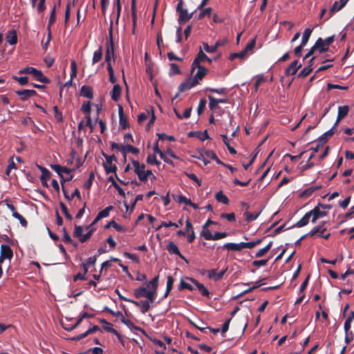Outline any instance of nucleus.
<instances>
[{
  "label": "nucleus",
  "mask_w": 354,
  "mask_h": 354,
  "mask_svg": "<svg viewBox=\"0 0 354 354\" xmlns=\"http://www.w3.org/2000/svg\"><path fill=\"white\" fill-rule=\"evenodd\" d=\"M19 74H30L32 75L33 78L44 84H49L50 82V79L46 77L41 71H39L32 66H27L26 68H21L18 72Z\"/></svg>",
  "instance_id": "1"
},
{
  "label": "nucleus",
  "mask_w": 354,
  "mask_h": 354,
  "mask_svg": "<svg viewBox=\"0 0 354 354\" xmlns=\"http://www.w3.org/2000/svg\"><path fill=\"white\" fill-rule=\"evenodd\" d=\"M158 279L159 276H156L151 281H149L147 283V288L149 290L145 294V297L149 301L151 302H153L156 296V290L158 286Z\"/></svg>",
  "instance_id": "2"
},
{
  "label": "nucleus",
  "mask_w": 354,
  "mask_h": 354,
  "mask_svg": "<svg viewBox=\"0 0 354 354\" xmlns=\"http://www.w3.org/2000/svg\"><path fill=\"white\" fill-rule=\"evenodd\" d=\"M183 1L179 0L176 6V12L179 14L178 22L180 24H184L189 21L192 19L194 14L193 12L188 13L187 10L183 8Z\"/></svg>",
  "instance_id": "3"
},
{
  "label": "nucleus",
  "mask_w": 354,
  "mask_h": 354,
  "mask_svg": "<svg viewBox=\"0 0 354 354\" xmlns=\"http://www.w3.org/2000/svg\"><path fill=\"white\" fill-rule=\"evenodd\" d=\"M102 156L106 159V162H103V167L105 170V172L108 174L110 173L116 174L117 166L115 164H113V161L116 162L117 158L115 155H107L106 153L102 152Z\"/></svg>",
  "instance_id": "4"
},
{
  "label": "nucleus",
  "mask_w": 354,
  "mask_h": 354,
  "mask_svg": "<svg viewBox=\"0 0 354 354\" xmlns=\"http://www.w3.org/2000/svg\"><path fill=\"white\" fill-rule=\"evenodd\" d=\"M204 61H207L209 64H211L213 61V59L208 57L204 53L201 47H200L199 51L192 64L191 72L193 73L194 71L196 68V66L201 65V62Z\"/></svg>",
  "instance_id": "5"
},
{
  "label": "nucleus",
  "mask_w": 354,
  "mask_h": 354,
  "mask_svg": "<svg viewBox=\"0 0 354 354\" xmlns=\"http://www.w3.org/2000/svg\"><path fill=\"white\" fill-rule=\"evenodd\" d=\"M105 55H112L114 57V43L113 39V21L110 23L109 28V39L106 43V52Z\"/></svg>",
  "instance_id": "6"
},
{
  "label": "nucleus",
  "mask_w": 354,
  "mask_h": 354,
  "mask_svg": "<svg viewBox=\"0 0 354 354\" xmlns=\"http://www.w3.org/2000/svg\"><path fill=\"white\" fill-rule=\"evenodd\" d=\"M15 93L19 96L20 100L22 102L26 101L29 98L37 95V93L33 89L19 90L17 91Z\"/></svg>",
  "instance_id": "7"
},
{
  "label": "nucleus",
  "mask_w": 354,
  "mask_h": 354,
  "mask_svg": "<svg viewBox=\"0 0 354 354\" xmlns=\"http://www.w3.org/2000/svg\"><path fill=\"white\" fill-rule=\"evenodd\" d=\"M226 43H227V40L224 39V40L216 41V43L214 44V45L212 46H209L207 43H205V42L203 43V45L204 50L207 53H213L217 50L218 48L225 46Z\"/></svg>",
  "instance_id": "8"
},
{
  "label": "nucleus",
  "mask_w": 354,
  "mask_h": 354,
  "mask_svg": "<svg viewBox=\"0 0 354 354\" xmlns=\"http://www.w3.org/2000/svg\"><path fill=\"white\" fill-rule=\"evenodd\" d=\"M198 84L196 80H194L192 78H187L185 82H182L178 86L179 92H184L190 89L192 87H194Z\"/></svg>",
  "instance_id": "9"
},
{
  "label": "nucleus",
  "mask_w": 354,
  "mask_h": 354,
  "mask_svg": "<svg viewBox=\"0 0 354 354\" xmlns=\"http://www.w3.org/2000/svg\"><path fill=\"white\" fill-rule=\"evenodd\" d=\"M50 167L59 175L60 178L62 179H63L62 173L70 174L71 172L75 171V169H68L66 167L61 166L59 165H51Z\"/></svg>",
  "instance_id": "10"
},
{
  "label": "nucleus",
  "mask_w": 354,
  "mask_h": 354,
  "mask_svg": "<svg viewBox=\"0 0 354 354\" xmlns=\"http://www.w3.org/2000/svg\"><path fill=\"white\" fill-rule=\"evenodd\" d=\"M302 66L301 64H298V60H294L285 71L286 76L294 75L298 70Z\"/></svg>",
  "instance_id": "11"
},
{
  "label": "nucleus",
  "mask_w": 354,
  "mask_h": 354,
  "mask_svg": "<svg viewBox=\"0 0 354 354\" xmlns=\"http://www.w3.org/2000/svg\"><path fill=\"white\" fill-rule=\"evenodd\" d=\"M311 213L312 223H315L316 221L322 217H324L327 215V212L326 211L320 210L319 206L315 207L312 210L310 211Z\"/></svg>",
  "instance_id": "12"
},
{
  "label": "nucleus",
  "mask_w": 354,
  "mask_h": 354,
  "mask_svg": "<svg viewBox=\"0 0 354 354\" xmlns=\"http://www.w3.org/2000/svg\"><path fill=\"white\" fill-rule=\"evenodd\" d=\"M187 279L196 286V288H198V290L200 291L203 296L207 297H209V292L203 284L199 283L196 279L194 278Z\"/></svg>",
  "instance_id": "13"
},
{
  "label": "nucleus",
  "mask_w": 354,
  "mask_h": 354,
  "mask_svg": "<svg viewBox=\"0 0 354 354\" xmlns=\"http://www.w3.org/2000/svg\"><path fill=\"white\" fill-rule=\"evenodd\" d=\"M0 255L3 258L11 259L13 257V252L8 245L2 244L0 248Z\"/></svg>",
  "instance_id": "14"
},
{
  "label": "nucleus",
  "mask_w": 354,
  "mask_h": 354,
  "mask_svg": "<svg viewBox=\"0 0 354 354\" xmlns=\"http://www.w3.org/2000/svg\"><path fill=\"white\" fill-rule=\"evenodd\" d=\"M118 113L120 127L122 129H126L129 127V123L127 117L124 114L123 108L122 106H119Z\"/></svg>",
  "instance_id": "15"
},
{
  "label": "nucleus",
  "mask_w": 354,
  "mask_h": 354,
  "mask_svg": "<svg viewBox=\"0 0 354 354\" xmlns=\"http://www.w3.org/2000/svg\"><path fill=\"white\" fill-rule=\"evenodd\" d=\"M196 68H198V71L192 79L196 80L198 84L199 81L202 80L203 77L207 75L208 70L201 65L197 66Z\"/></svg>",
  "instance_id": "16"
},
{
  "label": "nucleus",
  "mask_w": 354,
  "mask_h": 354,
  "mask_svg": "<svg viewBox=\"0 0 354 354\" xmlns=\"http://www.w3.org/2000/svg\"><path fill=\"white\" fill-rule=\"evenodd\" d=\"M222 248L223 249H226L227 250L231 251H241L244 249L243 242H241L239 243H227L224 244Z\"/></svg>",
  "instance_id": "17"
},
{
  "label": "nucleus",
  "mask_w": 354,
  "mask_h": 354,
  "mask_svg": "<svg viewBox=\"0 0 354 354\" xmlns=\"http://www.w3.org/2000/svg\"><path fill=\"white\" fill-rule=\"evenodd\" d=\"M80 95L88 99L93 98V91L91 86L84 85L80 88Z\"/></svg>",
  "instance_id": "18"
},
{
  "label": "nucleus",
  "mask_w": 354,
  "mask_h": 354,
  "mask_svg": "<svg viewBox=\"0 0 354 354\" xmlns=\"http://www.w3.org/2000/svg\"><path fill=\"white\" fill-rule=\"evenodd\" d=\"M189 137H196L201 141L209 139V136L207 133V130H205L203 132L201 131H190L188 133Z\"/></svg>",
  "instance_id": "19"
},
{
  "label": "nucleus",
  "mask_w": 354,
  "mask_h": 354,
  "mask_svg": "<svg viewBox=\"0 0 354 354\" xmlns=\"http://www.w3.org/2000/svg\"><path fill=\"white\" fill-rule=\"evenodd\" d=\"M122 88L119 84H115L111 91V99L114 102H118L121 95Z\"/></svg>",
  "instance_id": "20"
},
{
  "label": "nucleus",
  "mask_w": 354,
  "mask_h": 354,
  "mask_svg": "<svg viewBox=\"0 0 354 354\" xmlns=\"http://www.w3.org/2000/svg\"><path fill=\"white\" fill-rule=\"evenodd\" d=\"M348 1V0H340L339 6H338L337 8H336V6L338 5V1H335L332 7L330 8V15L328 18L330 17L335 12L342 10L346 6Z\"/></svg>",
  "instance_id": "21"
},
{
  "label": "nucleus",
  "mask_w": 354,
  "mask_h": 354,
  "mask_svg": "<svg viewBox=\"0 0 354 354\" xmlns=\"http://www.w3.org/2000/svg\"><path fill=\"white\" fill-rule=\"evenodd\" d=\"M6 41L10 45H15L17 43V35L15 30H10L6 37Z\"/></svg>",
  "instance_id": "22"
},
{
  "label": "nucleus",
  "mask_w": 354,
  "mask_h": 354,
  "mask_svg": "<svg viewBox=\"0 0 354 354\" xmlns=\"http://www.w3.org/2000/svg\"><path fill=\"white\" fill-rule=\"evenodd\" d=\"M313 46L316 50H319V53H324L328 50V48L326 46L324 40L321 37L317 39Z\"/></svg>",
  "instance_id": "23"
},
{
  "label": "nucleus",
  "mask_w": 354,
  "mask_h": 354,
  "mask_svg": "<svg viewBox=\"0 0 354 354\" xmlns=\"http://www.w3.org/2000/svg\"><path fill=\"white\" fill-rule=\"evenodd\" d=\"M311 216V213L309 211L306 213L305 215L293 225V227L299 228L306 226L308 223L309 219Z\"/></svg>",
  "instance_id": "24"
},
{
  "label": "nucleus",
  "mask_w": 354,
  "mask_h": 354,
  "mask_svg": "<svg viewBox=\"0 0 354 354\" xmlns=\"http://www.w3.org/2000/svg\"><path fill=\"white\" fill-rule=\"evenodd\" d=\"M111 227H113L114 229L116 230V231L120 232H125L126 228L119 224H118L115 221L112 220L109 221L105 226V229H108Z\"/></svg>",
  "instance_id": "25"
},
{
  "label": "nucleus",
  "mask_w": 354,
  "mask_h": 354,
  "mask_svg": "<svg viewBox=\"0 0 354 354\" xmlns=\"http://www.w3.org/2000/svg\"><path fill=\"white\" fill-rule=\"evenodd\" d=\"M166 249L168 252L171 254H176L180 255V252L178 248V246L172 241H170L167 245Z\"/></svg>",
  "instance_id": "26"
},
{
  "label": "nucleus",
  "mask_w": 354,
  "mask_h": 354,
  "mask_svg": "<svg viewBox=\"0 0 354 354\" xmlns=\"http://www.w3.org/2000/svg\"><path fill=\"white\" fill-rule=\"evenodd\" d=\"M349 108L348 106H339L338 114H337V122H339L342 119L348 115Z\"/></svg>",
  "instance_id": "27"
},
{
  "label": "nucleus",
  "mask_w": 354,
  "mask_h": 354,
  "mask_svg": "<svg viewBox=\"0 0 354 354\" xmlns=\"http://www.w3.org/2000/svg\"><path fill=\"white\" fill-rule=\"evenodd\" d=\"M261 211H259V212L256 213V214H253V213H250L248 211H245L243 214V216L245 217V221L248 222V223H250L254 220H256L259 216V215L261 214Z\"/></svg>",
  "instance_id": "28"
},
{
  "label": "nucleus",
  "mask_w": 354,
  "mask_h": 354,
  "mask_svg": "<svg viewBox=\"0 0 354 354\" xmlns=\"http://www.w3.org/2000/svg\"><path fill=\"white\" fill-rule=\"evenodd\" d=\"M313 32V29L308 28L305 29L303 32L302 39H301V46H306L309 40V38Z\"/></svg>",
  "instance_id": "29"
},
{
  "label": "nucleus",
  "mask_w": 354,
  "mask_h": 354,
  "mask_svg": "<svg viewBox=\"0 0 354 354\" xmlns=\"http://www.w3.org/2000/svg\"><path fill=\"white\" fill-rule=\"evenodd\" d=\"M51 176L50 172L48 170H44V173L40 176V180L42 185L45 187H48L47 180L50 179Z\"/></svg>",
  "instance_id": "30"
},
{
  "label": "nucleus",
  "mask_w": 354,
  "mask_h": 354,
  "mask_svg": "<svg viewBox=\"0 0 354 354\" xmlns=\"http://www.w3.org/2000/svg\"><path fill=\"white\" fill-rule=\"evenodd\" d=\"M102 57V47L100 46L99 48L93 53L92 64H95L99 62Z\"/></svg>",
  "instance_id": "31"
},
{
  "label": "nucleus",
  "mask_w": 354,
  "mask_h": 354,
  "mask_svg": "<svg viewBox=\"0 0 354 354\" xmlns=\"http://www.w3.org/2000/svg\"><path fill=\"white\" fill-rule=\"evenodd\" d=\"M322 188V186H312L308 187V189H305L301 194V197H309L312 195V194L315 192L316 190H318Z\"/></svg>",
  "instance_id": "32"
},
{
  "label": "nucleus",
  "mask_w": 354,
  "mask_h": 354,
  "mask_svg": "<svg viewBox=\"0 0 354 354\" xmlns=\"http://www.w3.org/2000/svg\"><path fill=\"white\" fill-rule=\"evenodd\" d=\"M174 282V279L171 276H168L167 278V287H166V291L164 295V297H167L168 295L169 294L170 291L173 288V283Z\"/></svg>",
  "instance_id": "33"
},
{
  "label": "nucleus",
  "mask_w": 354,
  "mask_h": 354,
  "mask_svg": "<svg viewBox=\"0 0 354 354\" xmlns=\"http://www.w3.org/2000/svg\"><path fill=\"white\" fill-rule=\"evenodd\" d=\"M335 134V131H333V129H329L326 132H325L324 134H322L321 136L319 137L318 140L319 142H322V143H325L328 141L329 138L333 136Z\"/></svg>",
  "instance_id": "34"
},
{
  "label": "nucleus",
  "mask_w": 354,
  "mask_h": 354,
  "mask_svg": "<svg viewBox=\"0 0 354 354\" xmlns=\"http://www.w3.org/2000/svg\"><path fill=\"white\" fill-rule=\"evenodd\" d=\"M272 245V241H270L267 245H266L264 248L259 250L256 252L255 257L259 258V257H263L266 252H268L270 250Z\"/></svg>",
  "instance_id": "35"
},
{
  "label": "nucleus",
  "mask_w": 354,
  "mask_h": 354,
  "mask_svg": "<svg viewBox=\"0 0 354 354\" xmlns=\"http://www.w3.org/2000/svg\"><path fill=\"white\" fill-rule=\"evenodd\" d=\"M216 199L223 204L227 205L229 203L228 198L223 193L222 191H219L215 195Z\"/></svg>",
  "instance_id": "36"
},
{
  "label": "nucleus",
  "mask_w": 354,
  "mask_h": 354,
  "mask_svg": "<svg viewBox=\"0 0 354 354\" xmlns=\"http://www.w3.org/2000/svg\"><path fill=\"white\" fill-rule=\"evenodd\" d=\"M147 292V288L142 286L134 290L133 295L137 299L140 297H145Z\"/></svg>",
  "instance_id": "37"
},
{
  "label": "nucleus",
  "mask_w": 354,
  "mask_h": 354,
  "mask_svg": "<svg viewBox=\"0 0 354 354\" xmlns=\"http://www.w3.org/2000/svg\"><path fill=\"white\" fill-rule=\"evenodd\" d=\"M174 111L176 115V117L179 119H183V118H189L191 115V112H192V108L189 107V108H187L186 109L185 111H184V113L182 115H180V113L177 111L176 109H174Z\"/></svg>",
  "instance_id": "38"
},
{
  "label": "nucleus",
  "mask_w": 354,
  "mask_h": 354,
  "mask_svg": "<svg viewBox=\"0 0 354 354\" xmlns=\"http://www.w3.org/2000/svg\"><path fill=\"white\" fill-rule=\"evenodd\" d=\"M55 8H56V6H54V7L51 11L50 17H49V20H48V26H47L48 31H50V27L55 23V21L56 20Z\"/></svg>",
  "instance_id": "39"
},
{
  "label": "nucleus",
  "mask_w": 354,
  "mask_h": 354,
  "mask_svg": "<svg viewBox=\"0 0 354 354\" xmlns=\"http://www.w3.org/2000/svg\"><path fill=\"white\" fill-rule=\"evenodd\" d=\"M113 209V207L112 205H109L104 208L103 210L98 212V219H102L103 218L107 217L109 215V212L111 210Z\"/></svg>",
  "instance_id": "40"
},
{
  "label": "nucleus",
  "mask_w": 354,
  "mask_h": 354,
  "mask_svg": "<svg viewBox=\"0 0 354 354\" xmlns=\"http://www.w3.org/2000/svg\"><path fill=\"white\" fill-rule=\"evenodd\" d=\"M207 97L209 99V108L210 110H215L219 108L217 102V98H215L212 95H208Z\"/></svg>",
  "instance_id": "41"
},
{
  "label": "nucleus",
  "mask_w": 354,
  "mask_h": 354,
  "mask_svg": "<svg viewBox=\"0 0 354 354\" xmlns=\"http://www.w3.org/2000/svg\"><path fill=\"white\" fill-rule=\"evenodd\" d=\"M84 227L81 225H75V229L73 232V236L78 238L80 241V238L83 236Z\"/></svg>",
  "instance_id": "42"
},
{
  "label": "nucleus",
  "mask_w": 354,
  "mask_h": 354,
  "mask_svg": "<svg viewBox=\"0 0 354 354\" xmlns=\"http://www.w3.org/2000/svg\"><path fill=\"white\" fill-rule=\"evenodd\" d=\"M129 152L132 153L133 154L137 155L139 153L140 150L138 148L133 147L131 145H124V149L123 151V153H127Z\"/></svg>",
  "instance_id": "43"
},
{
  "label": "nucleus",
  "mask_w": 354,
  "mask_h": 354,
  "mask_svg": "<svg viewBox=\"0 0 354 354\" xmlns=\"http://www.w3.org/2000/svg\"><path fill=\"white\" fill-rule=\"evenodd\" d=\"M59 206H60V208H61L63 214H64L65 217L68 220L71 221L73 219V216L69 213V212H68V210L67 209L66 205L63 202H59Z\"/></svg>",
  "instance_id": "44"
},
{
  "label": "nucleus",
  "mask_w": 354,
  "mask_h": 354,
  "mask_svg": "<svg viewBox=\"0 0 354 354\" xmlns=\"http://www.w3.org/2000/svg\"><path fill=\"white\" fill-rule=\"evenodd\" d=\"M140 303V308L142 313H146L150 309L149 301L147 300H142Z\"/></svg>",
  "instance_id": "45"
},
{
  "label": "nucleus",
  "mask_w": 354,
  "mask_h": 354,
  "mask_svg": "<svg viewBox=\"0 0 354 354\" xmlns=\"http://www.w3.org/2000/svg\"><path fill=\"white\" fill-rule=\"evenodd\" d=\"M115 292L118 295V296L121 300L132 303L136 306H140V303L138 301L124 297L123 295H121L120 292L118 289L115 290Z\"/></svg>",
  "instance_id": "46"
},
{
  "label": "nucleus",
  "mask_w": 354,
  "mask_h": 354,
  "mask_svg": "<svg viewBox=\"0 0 354 354\" xmlns=\"http://www.w3.org/2000/svg\"><path fill=\"white\" fill-rule=\"evenodd\" d=\"M313 71V68L310 66L304 67L301 71L298 74V77L305 78Z\"/></svg>",
  "instance_id": "47"
},
{
  "label": "nucleus",
  "mask_w": 354,
  "mask_h": 354,
  "mask_svg": "<svg viewBox=\"0 0 354 354\" xmlns=\"http://www.w3.org/2000/svg\"><path fill=\"white\" fill-rule=\"evenodd\" d=\"M81 111L87 115H90L91 111V102L88 101L84 102L81 107Z\"/></svg>",
  "instance_id": "48"
},
{
  "label": "nucleus",
  "mask_w": 354,
  "mask_h": 354,
  "mask_svg": "<svg viewBox=\"0 0 354 354\" xmlns=\"http://www.w3.org/2000/svg\"><path fill=\"white\" fill-rule=\"evenodd\" d=\"M169 75H178L181 73V71L178 66L175 63H171L170 64Z\"/></svg>",
  "instance_id": "49"
},
{
  "label": "nucleus",
  "mask_w": 354,
  "mask_h": 354,
  "mask_svg": "<svg viewBox=\"0 0 354 354\" xmlns=\"http://www.w3.org/2000/svg\"><path fill=\"white\" fill-rule=\"evenodd\" d=\"M205 90L209 91L210 92L218 93L220 95H226L227 93V90L225 88H206Z\"/></svg>",
  "instance_id": "50"
},
{
  "label": "nucleus",
  "mask_w": 354,
  "mask_h": 354,
  "mask_svg": "<svg viewBox=\"0 0 354 354\" xmlns=\"http://www.w3.org/2000/svg\"><path fill=\"white\" fill-rule=\"evenodd\" d=\"M54 111V117L57 122H61L63 121V116L61 111H59L58 107L57 106H53Z\"/></svg>",
  "instance_id": "51"
},
{
  "label": "nucleus",
  "mask_w": 354,
  "mask_h": 354,
  "mask_svg": "<svg viewBox=\"0 0 354 354\" xmlns=\"http://www.w3.org/2000/svg\"><path fill=\"white\" fill-rule=\"evenodd\" d=\"M12 216L15 217V218L18 219L21 225L23 227H27V225H28L27 221L19 213L15 212V214H12Z\"/></svg>",
  "instance_id": "52"
},
{
  "label": "nucleus",
  "mask_w": 354,
  "mask_h": 354,
  "mask_svg": "<svg viewBox=\"0 0 354 354\" xmlns=\"http://www.w3.org/2000/svg\"><path fill=\"white\" fill-rule=\"evenodd\" d=\"M131 163L134 167V169H137L140 171H145V165L144 163L140 164L139 161L132 159Z\"/></svg>",
  "instance_id": "53"
},
{
  "label": "nucleus",
  "mask_w": 354,
  "mask_h": 354,
  "mask_svg": "<svg viewBox=\"0 0 354 354\" xmlns=\"http://www.w3.org/2000/svg\"><path fill=\"white\" fill-rule=\"evenodd\" d=\"M147 162L150 165H156L159 166L161 162L158 161L155 155H149L147 158Z\"/></svg>",
  "instance_id": "54"
},
{
  "label": "nucleus",
  "mask_w": 354,
  "mask_h": 354,
  "mask_svg": "<svg viewBox=\"0 0 354 354\" xmlns=\"http://www.w3.org/2000/svg\"><path fill=\"white\" fill-rule=\"evenodd\" d=\"M131 10L132 21H137L136 0H131Z\"/></svg>",
  "instance_id": "55"
},
{
  "label": "nucleus",
  "mask_w": 354,
  "mask_h": 354,
  "mask_svg": "<svg viewBox=\"0 0 354 354\" xmlns=\"http://www.w3.org/2000/svg\"><path fill=\"white\" fill-rule=\"evenodd\" d=\"M207 101L205 99H201L197 107V113L201 115L205 110Z\"/></svg>",
  "instance_id": "56"
},
{
  "label": "nucleus",
  "mask_w": 354,
  "mask_h": 354,
  "mask_svg": "<svg viewBox=\"0 0 354 354\" xmlns=\"http://www.w3.org/2000/svg\"><path fill=\"white\" fill-rule=\"evenodd\" d=\"M95 178V174L93 171L90 173L89 178L87 180V181L84 183V187L88 190L90 189L91 187L92 186L93 181Z\"/></svg>",
  "instance_id": "57"
},
{
  "label": "nucleus",
  "mask_w": 354,
  "mask_h": 354,
  "mask_svg": "<svg viewBox=\"0 0 354 354\" xmlns=\"http://www.w3.org/2000/svg\"><path fill=\"white\" fill-rule=\"evenodd\" d=\"M183 225L182 219L178 220V223H174L171 221H169L168 223H166L164 221L162 222V225H164V227H172V226H174L175 227H178L180 225Z\"/></svg>",
  "instance_id": "58"
},
{
  "label": "nucleus",
  "mask_w": 354,
  "mask_h": 354,
  "mask_svg": "<svg viewBox=\"0 0 354 354\" xmlns=\"http://www.w3.org/2000/svg\"><path fill=\"white\" fill-rule=\"evenodd\" d=\"M211 12H212L211 8H207L203 9L198 15V17H197L198 19H201L205 16L210 17Z\"/></svg>",
  "instance_id": "59"
},
{
  "label": "nucleus",
  "mask_w": 354,
  "mask_h": 354,
  "mask_svg": "<svg viewBox=\"0 0 354 354\" xmlns=\"http://www.w3.org/2000/svg\"><path fill=\"white\" fill-rule=\"evenodd\" d=\"M156 136L158 137V140H167L169 141H175L176 139L173 136H167L165 133H156Z\"/></svg>",
  "instance_id": "60"
},
{
  "label": "nucleus",
  "mask_w": 354,
  "mask_h": 354,
  "mask_svg": "<svg viewBox=\"0 0 354 354\" xmlns=\"http://www.w3.org/2000/svg\"><path fill=\"white\" fill-rule=\"evenodd\" d=\"M13 79L19 82L21 86H25L28 83V77L27 76L17 77L14 76Z\"/></svg>",
  "instance_id": "61"
},
{
  "label": "nucleus",
  "mask_w": 354,
  "mask_h": 354,
  "mask_svg": "<svg viewBox=\"0 0 354 354\" xmlns=\"http://www.w3.org/2000/svg\"><path fill=\"white\" fill-rule=\"evenodd\" d=\"M107 71L109 73V81L113 84L115 83L117 81V79L115 77L114 71H113L112 66H109V67H107Z\"/></svg>",
  "instance_id": "62"
},
{
  "label": "nucleus",
  "mask_w": 354,
  "mask_h": 354,
  "mask_svg": "<svg viewBox=\"0 0 354 354\" xmlns=\"http://www.w3.org/2000/svg\"><path fill=\"white\" fill-rule=\"evenodd\" d=\"M94 231H95L94 228L90 229L87 233H86L85 234H83V236L82 238H80V242L81 243L86 242L88 239H90V238L91 237Z\"/></svg>",
  "instance_id": "63"
},
{
  "label": "nucleus",
  "mask_w": 354,
  "mask_h": 354,
  "mask_svg": "<svg viewBox=\"0 0 354 354\" xmlns=\"http://www.w3.org/2000/svg\"><path fill=\"white\" fill-rule=\"evenodd\" d=\"M255 45H256V39L254 38V39H252V40H250V41L249 43H248L245 48L243 50L246 54L247 52L252 50L254 48Z\"/></svg>",
  "instance_id": "64"
}]
</instances>
